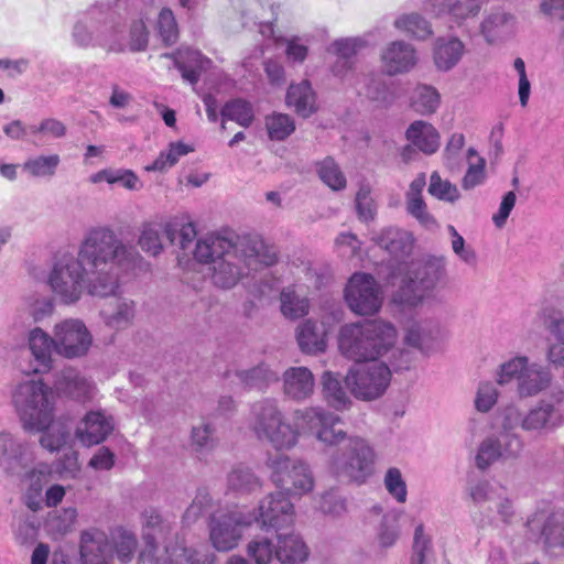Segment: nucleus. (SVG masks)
Instances as JSON below:
<instances>
[{"label": "nucleus", "instance_id": "obj_56", "mask_svg": "<svg viewBox=\"0 0 564 564\" xmlns=\"http://www.w3.org/2000/svg\"><path fill=\"white\" fill-rule=\"evenodd\" d=\"M158 31L166 45H172L178 40V25L173 11L163 8L158 18Z\"/></svg>", "mask_w": 564, "mask_h": 564}, {"label": "nucleus", "instance_id": "obj_57", "mask_svg": "<svg viewBox=\"0 0 564 564\" xmlns=\"http://www.w3.org/2000/svg\"><path fill=\"white\" fill-rule=\"evenodd\" d=\"M247 552L256 564H270L275 555V546L267 538H256L248 543Z\"/></svg>", "mask_w": 564, "mask_h": 564}, {"label": "nucleus", "instance_id": "obj_35", "mask_svg": "<svg viewBox=\"0 0 564 564\" xmlns=\"http://www.w3.org/2000/svg\"><path fill=\"white\" fill-rule=\"evenodd\" d=\"M29 347L39 364L35 371H47L52 367V351H55L54 334L50 336L40 327L29 334Z\"/></svg>", "mask_w": 564, "mask_h": 564}, {"label": "nucleus", "instance_id": "obj_60", "mask_svg": "<svg viewBox=\"0 0 564 564\" xmlns=\"http://www.w3.org/2000/svg\"><path fill=\"white\" fill-rule=\"evenodd\" d=\"M42 432L44 433L40 438V444L50 452L59 451L69 436V431L66 426L52 425V423Z\"/></svg>", "mask_w": 564, "mask_h": 564}, {"label": "nucleus", "instance_id": "obj_3", "mask_svg": "<svg viewBox=\"0 0 564 564\" xmlns=\"http://www.w3.org/2000/svg\"><path fill=\"white\" fill-rule=\"evenodd\" d=\"M79 256L86 264L85 292L93 297L116 296L121 273L139 258L109 226L91 228L79 245Z\"/></svg>", "mask_w": 564, "mask_h": 564}, {"label": "nucleus", "instance_id": "obj_13", "mask_svg": "<svg viewBox=\"0 0 564 564\" xmlns=\"http://www.w3.org/2000/svg\"><path fill=\"white\" fill-rule=\"evenodd\" d=\"M257 517L249 511L235 508L226 512L213 513L209 518V540L219 552L234 550L242 538V532Z\"/></svg>", "mask_w": 564, "mask_h": 564}, {"label": "nucleus", "instance_id": "obj_50", "mask_svg": "<svg viewBox=\"0 0 564 564\" xmlns=\"http://www.w3.org/2000/svg\"><path fill=\"white\" fill-rule=\"evenodd\" d=\"M193 147L177 141L170 143L167 151L161 152L151 165L145 167L147 171H164L175 165L180 158L193 152Z\"/></svg>", "mask_w": 564, "mask_h": 564}, {"label": "nucleus", "instance_id": "obj_47", "mask_svg": "<svg viewBox=\"0 0 564 564\" xmlns=\"http://www.w3.org/2000/svg\"><path fill=\"white\" fill-rule=\"evenodd\" d=\"M316 172L322 182L333 191H343L347 186V180L339 165L330 156L316 164Z\"/></svg>", "mask_w": 564, "mask_h": 564}, {"label": "nucleus", "instance_id": "obj_29", "mask_svg": "<svg viewBox=\"0 0 564 564\" xmlns=\"http://www.w3.org/2000/svg\"><path fill=\"white\" fill-rule=\"evenodd\" d=\"M296 340L305 354H318L326 349V330L322 324L305 319L296 329Z\"/></svg>", "mask_w": 564, "mask_h": 564}, {"label": "nucleus", "instance_id": "obj_58", "mask_svg": "<svg viewBox=\"0 0 564 564\" xmlns=\"http://www.w3.org/2000/svg\"><path fill=\"white\" fill-rule=\"evenodd\" d=\"M429 193L446 202H455L459 198L458 188L449 181L442 180L437 172H433L430 177Z\"/></svg>", "mask_w": 564, "mask_h": 564}, {"label": "nucleus", "instance_id": "obj_63", "mask_svg": "<svg viewBox=\"0 0 564 564\" xmlns=\"http://www.w3.org/2000/svg\"><path fill=\"white\" fill-rule=\"evenodd\" d=\"M356 209L358 217L364 221L375 219L377 206L371 197V191L368 185H361L356 195Z\"/></svg>", "mask_w": 564, "mask_h": 564}, {"label": "nucleus", "instance_id": "obj_54", "mask_svg": "<svg viewBox=\"0 0 564 564\" xmlns=\"http://www.w3.org/2000/svg\"><path fill=\"white\" fill-rule=\"evenodd\" d=\"M361 87L357 88L358 94L373 101H386L388 88L380 75L365 74L360 79Z\"/></svg>", "mask_w": 564, "mask_h": 564}, {"label": "nucleus", "instance_id": "obj_10", "mask_svg": "<svg viewBox=\"0 0 564 564\" xmlns=\"http://www.w3.org/2000/svg\"><path fill=\"white\" fill-rule=\"evenodd\" d=\"M517 381L518 395L522 398L535 397L550 387L551 372L539 364H530L527 357H516L500 366L497 382L500 386Z\"/></svg>", "mask_w": 564, "mask_h": 564}, {"label": "nucleus", "instance_id": "obj_4", "mask_svg": "<svg viewBox=\"0 0 564 564\" xmlns=\"http://www.w3.org/2000/svg\"><path fill=\"white\" fill-rule=\"evenodd\" d=\"M395 341V327L380 318L345 324L338 335L339 351L356 362L378 360L394 347Z\"/></svg>", "mask_w": 564, "mask_h": 564}, {"label": "nucleus", "instance_id": "obj_26", "mask_svg": "<svg viewBox=\"0 0 564 564\" xmlns=\"http://www.w3.org/2000/svg\"><path fill=\"white\" fill-rule=\"evenodd\" d=\"M405 137L415 149L426 155L434 154L441 145L438 131L427 121H413L406 129Z\"/></svg>", "mask_w": 564, "mask_h": 564}, {"label": "nucleus", "instance_id": "obj_64", "mask_svg": "<svg viewBox=\"0 0 564 564\" xmlns=\"http://www.w3.org/2000/svg\"><path fill=\"white\" fill-rule=\"evenodd\" d=\"M139 245L144 252L152 256L159 254L162 250L159 227L152 224L143 226L139 237Z\"/></svg>", "mask_w": 564, "mask_h": 564}, {"label": "nucleus", "instance_id": "obj_25", "mask_svg": "<svg viewBox=\"0 0 564 564\" xmlns=\"http://www.w3.org/2000/svg\"><path fill=\"white\" fill-rule=\"evenodd\" d=\"M314 386V376L306 367H292L283 375L284 393L293 400L307 399L313 393Z\"/></svg>", "mask_w": 564, "mask_h": 564}, {"label": "nucleus", "instance_id": "obj_53", "mask_svg": "<svg viewBox=\"0 0 564 564\" xmlns=\"http://www.w3.org/2000/svg\"><path fill=\"white\" fill-rule=\"evenodd\" d=\"M112 544L113 554L116 553L117 557L126 563L133 557V554L137 549V538L135 535L122 528L117 529L112 534Z\"/></svg>", "mask_w": 564, "mask_h": 564}, {"label": "nucleus", "instance_id": "obj_27", "mask_svg": "<svg viewBox=\"0 0 564 564\" xmlns=\"http://www.w3.org/2000/svg\"><path fill=\"white\" fill-rule=\"evenodd\" d=\"M30 444L7 432L0 433V464L8 469L31 460Z\"/></svg>", "mask_w": 564, "mask_h": 564}, {"label": "nucleus", "instance_id": "obj_17", "mask_svg": "<svg viewBox=\"0 0 564 564\" xmlns=\"http://www.w3.org/2000/svg\"><path fill=\"white\" fill-rule=\"evenodd\" d=\"M252 514L257 517L254 522H260L262 528L276 531L292 525L294 520L293 505L283 492L268 495Z\"/></svg>", "mask_w": 564, "mask_h": 564}, {"label": "nucleus", "instance_id": "obj_34", "mask_svg": "<svg viewBox=\"0 0 564 564\" xmlns=\"http://www.w3.org/2000/svg\"><path fill=\"white\" fill-rule=\"evenodd\" d=\"M438 336L440 328L432 322H415L408 327L404 339L408 346L429 354Z\"/></svg>", "mask_w": 564, "mask_h": 564}, {"label": "nucleus", "instance_id": "obj_23", "mask_svg": "<svg viewBox=\"0 0 564 564\" xmlns=\"http://www.w3.org/2000/svg\"><path fill=\"white\" fill-rule=\"evenodd\" d=\"M514 28V17L502 10H491L480 22L479 31L488 44L509 37Z\"/></svg>", "mask_w": 564, "mask_h": 564}, {"label": "nucleus", "instance_id": "obj_43", "mask_svg": "<svg viewBox=\"0 0 564 564\" xmlns=\"http://www.w3.org/2000/svg\"><path fill=\"white\" fill-rule=\"evenodd\" d=\"M281 312L289 319L305 316L310 310L306 296L299 294L293 288H285L280 295Z\"/></svg>", "mask_w": 564, "mask_h": 564}, {"label": "nucleus", "instance_id": "obj_8", "mask_svg": "<svg viewBox=\"0 0 564 564\" xmlns=\"http://www.w3.org/2000/svg\"><path fill=\"white\" fill-rule=\"evenodd\" d=\"M507 427H521L525 432L541 433L560 426L564 417V390L554 387L536 405L523 413L516 405L503 409Z\"/></svg>", "mask_w": 564, "mask_h": 564}, {"label": "nucleus", "instance_id": "obj_42", "mask_svg": "<svg viewBox=\"0 0 564 564\" xmlns=\"http://www.w3.org/2000/svg\"><path fill=\"white\" fill-rule=\"evenodd\" d=\"M400 517L397 510H390L382 514L377 528V541L380 547L389 549L395 544L400 536Z\"/></svg>", "mask_w": 564, "mask_h": 564}, {"label": "nucleus", "instance_id": "obj_12", "mask_svg": "<svg viewBox=\"0 0 564 564\" xmlns=\"http://www.w3.org/2000/svg\"><path fill=\"white\" fill-rule=\"evenodd\" d=\"M268 466L271 470L272 482L281 489L285 496H302L314 487L312 471L304 462L285 455L269 458Z\"/></svg>", "mask_w": 564, "mask_h": 564}, {"label": "nucleus", "instance_id": "obj_41", "mask_svg": "<svg viewBox=\"0 0 564 564\" xmlns=\"http://www.w3.org/2000/svg\"><path fill=\"white\" fill-rule=\"evenodd\" d=\"M237 377L248 389L258 390L267 389L271 383L279 380L278 372L264 364L249 370L238 371Z\"/></svg>", "mask_w": 564, "mask_h": 564}, {"label": "nucleus", "instance_id": "obj_18", "mask_svg": "<svg viewBox=\"0 0 564 564\" xmlns=\"http://www.w3.org/2000/svg\"><path fill=\"white\" fill-rule=\"evenodd\" d=\"M489 0H424V10L435 17L445 18L462 26L469 19H475Z\"/></svg>", "mask_w": 564, "mask_h": 564}, {"label": "nucleus", "instance_id": "obj_49", "mask_svg": "<svg viewBox=\"0 0 564 564\" xmlns=\"http://www.w3.org/2000/svg\"><path fill=\"white\" fill-rule=\"evenodd\" d=\"M61 163L58 154L37 155L23 164V170L34 177H52Z\"/></svg>", "mask_w": 564, "mask_h": 564}, {"label": "nucleus", "instance_id": "obj_44", "mask_svg": "<svg viewBox=\"0 0 564 564\" xmlns=\"http://www.w3.org/2000/svg\"><path fill=\"white\" fill-rule=\"evenodd\" d=\"M220 113L224 120L235 121L243 128L250 127L254 119L253 106L242 98L227 101Z\"/></svg>", "mask_w": 564, "mask_h": 564}, {"label": "nucleus", "instance_id": "obj_5", "mask_svg": "<svg viewBox=\"0 0 564 564\" xmlns=\"http://www.w3.org/2000/svg\"><path fill=\"white\" fill-rule=\"evenodd\" d=\"M445 274V262L442 258L401 261L390 273L391 280L401 279L394 300L409 307H416L430 296Z\"/></svg>", "mask_w": 564, "mask_h": 564}, {"label": "nucleus", "instance_id": "obj_15", "mask_svg": "<svg viewBox=\"0 0 564 564\" xmlns=\"http://www.w3.org/2000/svg\"><path fill=\"white\" fill-rule=\"evenodd\" d=\"M55 352L66 359L86 356L93 345V335L79 318H65L53 328Z\"/></svg>", "mask_w": 564, "mask_h": 564}, {"label": "nucleus", "instance_id": "obj_52", "mask_svg": "<svg viewBox=\"0 0 564 564\" xmlns=\"http://www.w3.org/2000/svg\"><path fill=\"white\" fill-rule=\"evenodd\" d=\"M64 391L78 401H86L93 398L95 386L85 377L69 372L64 376Z\"/></svg>", "mask_w": 564, "mask_h": 564}, {"label": "nucleus", "instance_id": "obj_37", "mask_svg": "<svg viewBox=\"0 0 564 564\" xmlns=\"http://www.w3.org/2000/svg\"><path fill=\"white\" fill-rule=\"evenodd\" d=\"M115 35L122 39L126 43L124 50L131 52L145 51L149 44V32L143 20L132 22L129 29L128 36L118 20V14L115 11Z\"/></svg>", "mask_w": 564, "mask_h": 564}, {"label": "nucleus", "instance_id": "obj_45", "mask_svg": "<svg viewBox=\"0 0 564 564\" xmlns=\"http://www.w3.org/2000/svg\"><path fill=\"white\" fill-rule=\"evenodd\" d=\"M164 232L172 245L178 246L184 254L191 252L194 254L197 232L192 223L183 224L180 228L175 224H167Z\"/></svg>", "mask_w": 564, "mask_h": 564}, {"label": "nucleus", "instance_id": "obj_39", "mask_svg": "<svg viewBox=\"0 0 564 564\" xmlns=\"http://www.w3.org/2000/svg\"><path fill=\"white\" fill-rule=\"evenodd\" d=\"M322 386L324 399L332 408L341 411L350 405L351 401L348 394L334 373L325 372L322 377Z\"/></svg>", "mask_w": 564, "mask_h": 564}, {"label": "nucleus", "instance_id": "obj_40", "mask_svg": "<svg viewBox=\"0 0 564 564\" xmlns=\"http://www.w3.org/2000/svg\"><path fill=\"white\" fill-rule=\"evenodd\" d=\"M394 26L416 40H426L433 34L431 23L417 12L400 15Z\"/></svg>", "mask_w": 564, "mask_h": 564}, {"label": "nucleus", "instance_id": "obj_22", "mask_svg": "<svg viewBox=\"0 0 564 564\" xmlns=\"http://www.w3.org/2000/svg\"><path fill=\"white\" fill-rule=\"evenodd\" d=\"M375 242L388 251L400 263L411 254L414 238L408 230L398 227H388L373 238Z\"/></svg>", "mask_w": 564, "mask_h": 564}, {"label": "nucleus", "instance_id": "obj_51", "mask_svg": "<svg viewBox=\"0 0 564 564\" xmlns=\"http://www.w3.org/2000/svg\"><path fill=\"white\" fill-rule=\"evenodd\" d=\"M265 128L271 140L283 141L294 132L295 122L286 113L273 112L265 117Z\"/></svg>", "mask_w": 564, "mask_h": 564}, {"label": "nucleus", "instance_id": "obj_61", "mask_svg": "<svg viewBox=\"0 0 564 564\" xmlns=\"http://www.w3.org/2000/svg\"><path fill=\"white\" fill-rule=\"evenodd\" d=\"M384 487L390 496L399 503H404L408 497L406 484L402 477L400 469L391 467L384 475Z\"/></svg>", "mask_w": 564, "mask_h": 564}, {"label": "nucleus", "instance_id": "obj_59", "mask_svg": "<svg viewBox=\"0 0 564 564\" xmlns=\"http://www.w3.org/2000/svg\"><path fill=\"white\" fill-rule=\"evenodd\" d=\"M406 212L427 229L437 227L435 218L427 212L422 196H405Z\"/></svg>", "mask_w": 564, "mask_h": 564}, {"label": "nucleus", "instance_id": "obj_20", "mask_svg": "<svg viewBox=\"0 0 564 564\" xmlns=\"http://www.w3.org/2000/svg\"><path fill=\"white\" fill-rule=\"evenodd\" d=\"M113 429V422L102 411L86 414L76 430V436L86 446L97 445L106 440Z\"/></svg>", "mask_w": 564, "mask_h": 564}, {"label": "nucleus", "instance_id": "obj_32", "mask_svg": "<svg viewBox=\"0 0 564 564\" xmlns=\"http://www.w3.org/2000/svg\"><path fill=\"white\" fill-rule=\"evenodd\" d=\"M308 549L303 540L294 533L278 534L275 557L282 564H300L306 561Z\"/></svg>", "mask_w": 564, "mask_h": 564}, {"label": "nucleus", "instance_id": "obj_16", "mask_svg": "<svg viewBox=\"0 0 564 564\" xmlns=\"http://www.w3.org/2000/svg\"><path fill=\"white\" fill-rule=\"evenodd\" d=\"M348 307L358 315H372L382 305V292L371 274L357 272L351 275L345 289Z\"/></svg>", "mask_w": 564, "mask_h": 564}, {"label": "nucleus", "instance_id": "obj_11", "mask_svg": "<svg viewBox=\"0 0 564 564\" xmlns=\"http://www.w3.org/2000/svg\"><path fill=\"white\" fill-rule=\"evenodd\" d=\"M86 264L82 257L63 254L59 257L48 275V284L53 293L64 304L77 303L85 292Z\"/></svg>", "mask_w": 564, "mask_h": 564}, {"label": "nucleus", "instance_id": "obj_21", "mask_svg": "<svg viewBox=\"0 0 564 564\" xmlns=\"http://www.w3.org/2000/svg\"><path fill=\"white\" fill-rule=\"evenodd\" d=\"M137 308L134 301L115 296L100 311V317L105 325L115 330L127 329L133 324Z\"/></svg>", "mask_w": 564, "mask_h": 564}, {"label": "nucleus", "instance_id": "obj_24", "mask_svg": "<svg viewBox=\"0 0 564 564\" xmlns=\"http://www.w3.org/2000/svg\"><path fill=\"white\" fill-rule=\"evenodd\" d=\"M80 555L84 564H111L112 544L105 533H84L82 536Z\"/></svg>", "mask_w": 564, "mask_h": 564}, {"label": "nucleus", "instance_id": "obj_2", "mask_svg": "<svg viewBox=\"0 0 564 564\" xmlns=\"http://www.w3.org/2000/svg\"><path fill=\"white\" fill-rule=\"evenodd\" d=\"M194 258L209 264L212 281L217 288L231 289L250 271L275 264L278 252L257 235L230 238L207 235L197 240Z\"/></svg>", "mask_w": 564, "mask_h": 564}, {"label": "nucleus", "instance_id": "obj_48", "mask_svg": "<svg viewBox=\"0 0 564 564\" xmlns=\"http://www.w3.org/2000/svg\"><path fill=\"white\" fill-rule=\"evenodd\" d=\"M468 169L463 177L462 187L471 189L484 183L486 178V160L474 148L467 150Z\"/></svg>", "mask_w": 564, "mask_h": 564}, {"label": "nucleus", "instance_id": "obj_19", "mask_svg": "<svg viewBox=\"0 0 564 564\" xmlns=\"http://www.w3.org/2000/svg\"><path fill=\"white\" fill-rule=\"evenodd\" d=\"M383 66L389 75L410 72L417 63L414 46L404 41H393L381 54Z\"/></svg>", "mask_w": 564, "mask_h": 564}, {"label": "nucleus", "instance_id": "obj_9", "mask_svg": "<svg viewBox=\"0 0 564 564\" xmlns=\"http://www.w3.org/2000/svg\"><path fill=\"white\" fill-rule=\"evenodd\" d=\"M115 10L109 6L95 4L77 20L73 37L77 45H99L111 52H123L126 43L113 34Z\"/></svg>", "mask_w": 564, "mask_h": 564}, {"label": "nucleus", "instance_id": "obj_33", "mask_svg": "<svg viewBox=\"0 0 564 564\" xmlns=\"http://www.w3.org/2000/svg\"><path fill=\"white\" fill-rule=\"evenodd\" d=\"M409 106L421 116H431L441 106V94L432 85L417 84L409 95Z\"/></svg>", "mask_w": 564, "mask_h": 564}, {"label": "nucleus", "instance_id": "obj_1", "mask_svg": "<svg viewBox=\"0 0 564 564\" xmlns=\"http://www.w3.org/2000/svg\"><path fill=\"white\" fill-rule=\"evenodd\" d=\"M296 425L312 433L317 441L327 447H343L333 452L328 459L332 474L338 479L358 485L373 473L375 451L370 444L357 435H348L336 425L341 423L339 415L330 413L321 406L305 408L294 412Z\"/></svg>", "mask_w": 564, "mask_h": 564}, {"label": "nucleus", "instance_id": "obj_55", "mask_svg": "<svg viewBox=\"0 0 564 564\" xmlns=\"http://www.w3.org/2000/svg\"><path fill=\"white\" fill-rule=\"evenodd\" d=\"M502 459L499 444L495 435H489L481 441L475 457L477 468L486 470L497 460Z\"/></svg>", "mask_w": 564, "mask_h": 564}, {"label": "nucleus", "instance_id": "obj_31", "mask_svg": "<svg viewBox=\"0 0 564 564\" xmlns=\"http://www.w3.org/2000/svg\"><path fill=\"white\" fill-rule=\"evenodd\" d=\"M465 53V45L458 37H440L434 45V63L437 69L451 70Z\"/></svg>", "mask_w": 564, "mask_h": 564}, {"label": "nucleus", "instance_id": "obj_46", "mask_svg": "<svg viewBox=\"0 0 564 564\" xmlns=\"http://www.w3.org/2000/svg\"><path fill=\"white\" fill-rule=\"evenodd\" d=\"M228 488L237 494L245 495L258 490L261 487L259 478L245 466L235 467L227 478Z\"/></svg>", "mask_w": 564, "mask_h": 564}, {"label": "nucleus", "instance_id": "obj_38", "mask_svg": "<svg viewBox=\"0 0 564 564\" xmlns=\"http://www.w3.org/2000/svg\"><path fill=\"white\" fill-rule=\"evenodd\" d=\"M542 536L546 552L558 555L564 546V512H554L545 520Z\"/></svg>", "mask_w": 564, "mask_h": 564}, {"label": "nucleus", "instance_id": "obj_62", "mask_svg": "<svg viewBox=\"0 0 564 564\" xmlns=\"http://www.w3.org/2000/svg\"><path fill=\"white\" fill-rule=\"evenodd\" d=\"M213 499L206 488L197 490L196 496L191 506L184 512V520L187 523L195 522L202 514L212 509Z\"/></svg>", "mask_w": 564, "mask_h": 564}, {"label": "nucleus", "instance_id": "obj_6", "mask_svg": "<svg viewBox=\"0 0 564 564\" xmlns=\"http://www.w3.org/2000/svg\"><path fill=\"white\" fill-rule=\"evenodd\" d=\"M249 430L260 441L276 449H290L299 441V432L285 421L276 399L264 398L250 405L247 419Z\"/></svg>", "mask_w": 564, "mask_h": 564}, {"label": "nucleus", "instance_id": "obj_30", "mask_svg": "<svg viewBox=\"0 0 564 564\" xmlns=\"http://www.w3.org/2000/svg\"><path fill=\"white\" fill-rule=\"evenodd\" d=\"M285 101L288 107L293 108L294 111L307 118L316 111V97L308 80H302L299 84L290 85Z\"/></svg>", "mask_w": 564, "mask_h": 564}, {"label": "nucleus", "instance_id": "obj_14", "mask_svg": "<svg viewBox=\"0 0 564 564\" xmlns=\"http://www.w3.org/2000/svg\"><path fill=\"white\" fill-rule=\"evenodd\" d=\"M390 379V368L380 362L351 368L345 377V382L357 399L369 401L378 399L384 393Z\"/></svg>", "mask_w": 564, "mask_h": 564}, {"label": "nucleus", "instance_id": "obj_36", "mask_svg": "<svg viewBox=\"0 0 564 564\" xmlns=\"http://www.w3.org/2000/svg\"><path fill=\"white\" fill-rule=\"evenodd\" d=\"M516 429L517 427H507L506 413L502 410L500 413V431L498 434L494 435L496 436L499 451L505 460L518 458L523 451V440L521 435L516 432Z\"/></svg>", "mask_w": 564, "mask_h": 564}, {"label": "nucleus", "instance_id": "obj_28", "mask_svg": "<svg viewBox=\"0 0 564 564\" xmlns=\"http://www.w3.org/2000/svg\"><path fill=\"white\" fill-rule=\"evenodd\" d=\"M174 65L181 72L184 80L195 85L198 83L202 72L209 68L212 61L199 51L186 48L178 52L174 58Z\"/></svg>", "mask_w": 564, "mask_h": 564}, {"label": "nucleus", "instance_id": "obj_7", "mask_svg": "<svg viewBox=\"0 0 564 564\" xmlns=\"http://www.w3.org/2000/svg\"><path fill=\"white\" fill-rule=\"evenodd\" d=\"M12 403L23 429L28 432L43 431L53 423L52 391L40 380L19 383L12 393Z\"/></svg>", "mask_w": 564, "mask_h": 564}]
</instances>
